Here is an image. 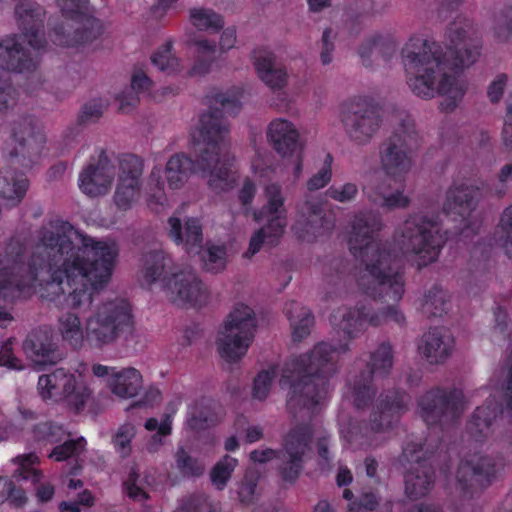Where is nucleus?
<instances>
[{
    "label": "nucleus",
    "instance_id": "38",
    "mask_svg": "<svg viewBox=\"0 0 512 512\" xmlns=\"http://www.w3.org/2000/svg\"><path fill=\"white\" fill-rule=\"evenodd\" d=\"M284 313L290 321L294 341H301L310 334L314 317L308 308L299 302L290 301L285 304Z\"/></svg>",
    "mask_w": 512,
    "mask_h": 512
},
{
    "label": "nucleus",
    "instance_id": "16",
    "mask_svg": "<svg viewBox=\"0 0 512 512\" xmlns=\"http://www.w3.org/2000/svg\"><path fill=\"white\" fill-rule=\"evenodd\" d=\"M418 406L421 418L428 425L450 424L464 411V395L457 388L436 387L420 397Z\"/></svg>",
    "mask_w": 512,
    "mask_h": 512
},
{
    "label": "nucleus",
    "instance_id": "55",
    "mask_svg": "<svg viewBox=\"0 0 512 512\" xmlns=\"http://www.w3.org/2000/svg\"><path fill=\"white\" fill-rule=\"evenodd\" d=\"M140 185L129 184L118 181L115 193L114 203L119 210L126 211L139 199L141 192Z\"/></svg>",
    "mask_w": 512,
    "mask_h": 512
},
{
    "label": "nucleus",
    "instance_id": "26",
    "mask_svg": "<svg viewBox=\"0 0 512 512\" xmlns=\"http://www.w3.org/2000/svg\"><path fill=\"white\" fill-rule=\"evenodd\" d=\"M267 138L272 148L282 157L292 156L300 149L299 133L294 124L286 119L271 121Z\"/></svg>",
    "mask_w": 512,
    "mask_h": 512
},
{
    "label": "nucleus",
    "instance_id": "6",
    "mask_svg": "<svg viewBox=\"0 0 512 512\" xmlns=\"http://www.w3.org/2000/svg\"><path fill=\"white\" fill-rule=\"evenodd\" d=\"M395 242L407 258L419 268L435 262L446 237L436 217L425 213H411L395 230Z\"/></svg>",
    "mask_w": 512,
    "mask_h": 512
},
{
    "label": "nucleus",
    "instance_id": "28",
    "mask_svg": "<svg viewBox=\"0 0 512 512\" xmlns=\"http://www.w3.org/2000/svg\"><path fill=\"white\" fill-rule=\"evenodd\" d=\"M480 190L471 185H454L446 192L443 211L465 218L474 211L480 200Z\"/></svg>",
    "mask_w": 512,
    "mask_h": 512
},
{
    "label": "nucleus",
    "instance_id": "33",
    "mask_svg": "<svg viewBox=\"0 0 512 512\" xmlns=\"http://www.w3.org/2000/svg\"><path fill=\"white\" fill-rule=\"evenodd\" d=\"M17 459L19 461V468L15 471V475L21 480L31 481L32 484L38 485L36 487V496L40 502L50 501L55 492L54 486L48 482H41L43 478L42 472L32 466L38 460L37 455L30 453L19 456Z\"/></svg>",
    "mask_w": 512,
    "mask_h": 512
},
{
    "label": "nucleus",
    "instance_id": "3",
    "mask_svg": "<svg viewBox=\"0 0 512 512\" xmlns=\"http://www.w3.org/2000/svg\"><path fill=\"white\" fill-rule=\"evenodd\" d=\"M381 216L374 212H359L351 222L349 249L361 261L357 274L359 289L373 299L399 301L404 294V279L396 256L386 244L375 240L382 228Z\"/></svg>",
    "mask_w": 512,
    "mask_h": 512
},
{
    "label": "nucleus",
    "instance_id": "41",
    "mask_svg": "<svg viewBox=\"0 0 512 512\" xmlns=\"http://www.w3.org/2000/svg\"><path fill=\"white\" fill-rule=\"evenodd\" d=\"M58 323L63 340L75 350L82 348L86 341V329H82L80 318L74 313L66 312L59 317Z\"/></svg>",
    "mask_w": 512,
    "mask_h": 512
},
{
    "label": "nucleus",
    "instance_id": "17",
    "mask_svg": "<svg viewBox=\"0 0 512 512\" xmlns=\"http://www.w3.org/2000/svg\"><path fill=\"white\" fill-rule=\"evenodd\" d=\"M500 464L491 455L474 454L463 460L456 473L457 486L468 497L488 487L495 479Z\"/></svg>",
    "mask_w": 512,
    "mask_h": 512
},
{
    "label": "nucleus",
    "instance_id": "56",
    "mask_svg": "<svg viewBox=\"0 0 512 512\" xmlns=\"http://www.w3.org/2000/svg\"><path fill=\"white\" fill-rule=\"evenodd\" d=\"M178 509L181 512H216L217 505L205 494L193 493L180 500Z\"/></svg>",
    "mask_w": 512,
    "mask_h": 512
},
{
    "label": "nucleus",
    "instance_id": "10",
    "mask_svg": "<svg viewBox=\"0 0 512 512\" xmlns=\"http://www.w3.org/2000/svg\"><path fill=\"white\" fill-rule=\"evenodd\" d=\"M380 301V299H378ZM387 306L375 310L370 304L357 303L354 307L340 309L332 316V323L339 333L347 340L359 337L367 326L378 327L394 323L400 327L405 326L406 317L399 309L397 301H383Z\"/></svg>",
    "mask_w": 512,
    "mask_h": 512
},
{
    "label": "nucleus",
    "instance_id": "30",
    "mask_svg": "<svg viewBox=\"0 0 512 512\" xmlns=\"http://www.w3.org/2000/svg\"><path fill=\"white\" fill-rule=\"evenodd\" d=\"M62 16L83 26L82 32H99L105 29L104 22L95 16L89 0H55Z\"/></svg>",
    "mask_w": 512,
    "mask_h": 512
},
{
    "label": "nucleus",
    "instance_id": "32",
    "mask_svg": "<svg viewBox=\"0 0 512 512\" xmlns=\"http://www.w3.org/2000/svg\"><path fill=\"white\" fill-rule=\"evenodd\" d=\"M501 410L495 399H487L478 406L467 422L468 434L476 441H482L492 434V427Z\"/></svg>",
    "mask_w": 512,
    "mask_h": 512
},
{
    "label": "nucleus",
    "instance_id": "1",
    "mask_svg": "<svg viewBox=\"0 0 512 512\" xmlns=\"http://www.w3.org/2000/svg\"><path fill=\"white\" fill-rule=\"evenodd\" d=\"M25 247L12 240L0 259V326L14 320L7 309L37 287L42 296L55 300L65 296L70 308H90L95 294L110 280L118 255L115 242L97 240L64 221H54L39 231L28 263Z\"/></svg>",
    "mask_w": 512,
    "mask_h": 512
},
{
    "label": "nucleus",
    "instance_id": "31",
    "mask_svg": "<svg viewBox=\"0 0 512 512\" xmlns=\"http://www.w3.org/2000/svg\"><path fill=\"white\" fill-rule=\"evenodd\" d=\"M365 193L372 204L386 211L407 209L412 202L404 188L391 191V185L386 181L370 186Z\"/></svg>",
    "mask_w": 512,
    "mask_h": 512
},
{
    "label": "nucleus",
    "instance_id": "48",
    "mask_svg": "<svg viewBox=\"0 0 512 512\" xmlns=\"http://www.w3.org/2000/svg\"><path fill=\"white\" fill-rule=\"evenodd\" d=\"M143 160L135 155L126 154L119 162L118 181L142 186Z\"/></svg>",
    "mask_w": 512,
    "mask_h": 512
},
{
    "label": "nucleus",
    "instance_id": "60",
    "mask_svg": "<svg viewBox=\"0 0 512 512\" xmlns=\"http://www.w3.org/2000/svg\"><path fill=\"white\" fill-rule=\"evenodd\" d=\"M135 436V427L132 424L126 423L119 427L113 437V445L116 451L122 456L126 457L131 451V440Z\"/></svg>",
    "mask_w": 512,
    "mask_h": 512
},
{
    "label": "nucleus",
    "instance_id": "52",
    "mask_svg": "<svg viewBox=\"0 0 512 512\" xmlns=\"http://www.w3.org/2000/svg\"><path fill=\"white\" fill-rule=\"evenodd\" d=\"M237 465L238 460L236 458L229 455L223 456L210 471V480L212 484L218 490H223Z\"/></svg>",
    "mask_w": 512,
    "mask_h": 512
},
{
    "label": "nucleus",
    "instance_id": "39",
    "mask_svg": "<svg viewBox=\"0 0 512 512\" xmlns=\"http://www.w3.org/2000/svg\"><path fill=\"white\" fill-rule=\"evenodd\" d=\"M192 172L199 173L196 159L192 160L183 153L171 156L166 164L165 173L169 187L178 189L184 185Z\"/></svg>",
    "mask_w": 512,
    "mask_h": 512
},
{
    "label": "nucleus",
    "instance_id": "44",
    "mask_svg": "<svg viewBox=\"0 0 512 512\" xmlns=\"http://www.w3.org/2000/svg\"><path fill=\"white\" fill-rule=\"evenodd\" d=\"M189 20L198 31L218 32L224 28L222 15L211 8L196 7L189 12Z\"/></svg>",
    "mask_w": 512,
    "mask_h": 512
},
{
    "label": "nucleus",
    "instance_id": "13",
    "mask_svg": "<svg viewBox=\"0 0 512 512\" xmlns=\"http://www.w3.org/2000/svg\"><path fill=\"white\" fill-rule=\"evenodd\" d=\"M339 121L347 138L356 145L364 146L378 133L382 116L370 100L353 98L341 104Z\"/></svg>",
    "mask_w": 512,
    "mask_h": 512
},
{
    "label": "nucleus",
    "instance_id": "49",
    "mask_svg": "<svg viewBox=\"0 0 512 512\" xmlns=\"http://www.w3.org/2000/svg\"><path fill=\"white\" fill-rule=\"evenodd\" d=\"M496 241L505 254L512 259V205L506 207L500 214L496 227Z\"/></svg>",
    "mask_w": 512,
    "mask_h": 512
},
{
    "label": "nucleus",
    "instance_id": "11",
    "mask_svg": "<svg viewBox=\"0 0 512 512\" xmlns=\"http://www.w3.org/2000/svg\"><path fill=\"white\" fill-rule=\"evenodd\" d=\"M265 204L258 214L257 221L267 220V223L251 237L246 256H253L263 245L275 246L282 237L287 226V210L283 187L276 182H270L264 187Z\"/></svg>",
    "mask_w": 512,
    "mask_h": 512
},
{
    "label": "nucleus",
    "instance_id": "42",
    "mask_svg": "<svg viewBox=\"0 0 512 512\" xmlns=\"http://www.w3.org/2000/svg\"><path fill=\"white\" fill-rule=\"evenodd\" d=\"M373 371L363 370L351 383V397L357 409L368 407L376 395L372 385Z\"/></svg>",
    "mask_w": 512,
    "mask_h": 512
},
{
    "label": "nucleus",
    "instance_id": "57",
    "mask_svg": "<svg viewBox=\"0 0 512 512\" xmlns=\"http://www.w3.org/2000/svg\"><path fill=\"white\" fill-rule=\"evenodd\" d=\"M226 248L211 245L202 254L204 268L213 273L222 271L226 266Z\"/></svg>",
    "mask_w": 512,
    "mask_h": 512
},
{
    "label": "nucleus",
    "instance_id": "14",
    "mask_svg": "<svg viewBox=\"0 0 512 512\" xmlns=\"http://www.w3.org/2000/svg\"><path fill=\"white\" fill-rule=\"evenodd\" d=\"M427 444L409 442L403 447L398 458L400 466L405 470V492L411 499L428 494L434 483V469L428 462L432 454Z\"/></svg>",
    "mask_w": 512,
    "mask_h": 512
},
{
    "label": "nucleus",
    "instance_id": "18",
    "mask_svg": "<svg viewBox=\"0 0 512 512\" xmlns=\"http://www.w3.org/2000/svg\"><path fill=\"white\" fill-rule=\"evenodd\" d=\"M11 144L9 154L22 157L23 166H31L40 157L46 137L33 117H23L14 121L11 126Z\"/></svg>",
    "mask_w": 512,
    "mask_h": 512
},
{
    "label": "nucleus",
    "instance_id": "40",
    "mask_svg": "<svg viewBox=\"0 0 512 512\" xmlns=\"http://www.w3.org/2000/svg\"><path fill=\"white\" fill-rule=\"evenodd\" d=\"M15 16L22 32H39L43 27L45 11L39 4L26 0L17 4Z\"/></svg>",
    "mask_w": 512,
    "mask_h": 512
},
{
    "label": "nucleus",
    "instance_id": "46",
    "mask_svg": "<svg viewBox=\"0 0 512 512\" xmlns=\"http://www.w3.org/2000/svg\"><path fill=\"white\" fill-rule=\"evenodd\" d=\"M190 47L198 53V59L189 71L190 76H203L210 71L215 52V44L206 39L194 40Z\"/></svg>",
    "mask_w": 512,
    "mask_h": 512
},
{
    "label": "nucleus",
    "instance_id": "8",
    "mask_svg": "<svg viewBox=\"0 0 512 512\" xmlns=\"http://www.w3.org/2000/svg\"><path fill=\"white\" fill-rule=\"evenodd\" d=\"M419 146L420 137L414 122L403 120L379 145L378 159L383 173L394 180L405 177L415 165Z\"/></svg>",
    "mask_w": 512,
    "mask_h": 512
},
{
    "label": "nucleus",
    "instance_id": "4",
    "mask_svg": "<svg viewBox=\"0 0 512 512\" xmlns=\"http://www.w3.org/2000/svg\"><path fill=\"white\" fill-rule=\"evenodd\" d=\"M209 109L199 120V135L193 141V153L199 173L216 194L232 190L237 182L228 159L229 124L224 115L235 116L241 110L236 96L216 93L208 98Z\"/></svg>",
    "mask_w": 512,
    "mask_h": 512
},
{
    "label": "nucleus",
    "instance_id": "9",
    "mask_svg": "<svg viewBox=\"0 0 512 512\" xmlns=\"http://www.w3.org/2000/svg\"><path fill=\"white\" fill-rule=\"evenodd\" d=\"M256 330L253 309L245 304L235 305L218 331L216 346L220 356L228 362L240 360L252 344Z\"/></svg>",
    "mask_w": 512,
    "mask_h": 512
},
{
    "label": "nucleus",
    "instance_id": "19",
    "mask_svg": "<svg viewBox=\"0 0 512 512\" xmlns=\"http://www.w3.org/2000/svg\"><path fill=\"white\" fill-rule=\"evenodd\" d=\"M167 298L177 306H202L207 303L209 295L206 287L190 268L171 272L163 288Z\"/></svg>",
    "mask_w": 512,
    "mask_h": 512
},
{
    "label": "nucleus",
    "instance_id": "64",
    "mask_svg": "<svg viewBox=\"0 0 512 512\" xmlns=\"http://www.w3.org/2000/svg\"><path fill=\"white\" fill-rule=\"evenodd\" d=\"M104 110L103 102L100 99H93L82 106L79 121L82 124L94 123L102 117Z\"/></svg>",
    "mask_w": 512,
    "mask_h": 512
},
{
    "label": "nucleus",
    "instance_id": "61",
    "mask_svg": "<svg viewBox=\"0 0 512 512\" xmlns=\"http://www.w3.org/2000/svg\"><path fill=\"white\" fill-rule=\"evenodd\" d=\"M358 186L355 183L347 182L343 185H332L326 190V196L340 203H349L356 199Z\"/></svg>",
    "mask_w": 512,
    "mask_h": 512
},
{
    "label": "nucleus",
    "instance_id": "51",
    "mask_svg": "<svg viewBox=\"0 0 512 512\" xmlns=\"http://www.w3.org/2000/svg\"><path fill=\"white\" fill-rule=\"evenodd\" d=\"M32 438L41 444H53L61 441L65 430L61 425L54 422L44 421L35 424L31 430Z\"/></svg>",
    "mask_w": 512,
    "mask_h": 512
},
{
    "label": "nucleus",
    "instance_id": "7",
    "mask_svg": "<svg viewBox=\"0 0 512 512\" xmlns=\"http://www.w3.org/2000/svg\"><path fill=\"white\" fill-rule=\"evenodd\" d=\"M134 330V319L129 303L122 299L98 304L86 319V342L93 348H103L120 338H127Z\"/></svg>",
    "mask_w": 512,
    "mask_h": 512
},
{
    "label": "nucleus",
    "instance_id": "35",
    "mask_svg": "<svg viewBox=\"0 0 512 512\" xmlns=\"http://www.w3.org/2000/svg\"><path fill=\"white\" fill-rule=\"evenodd\" d=\"M72 376L73 374L67 373L63 368L41 375L37 385L39 395L43 400L62 401L66 388L71 385Z\"/></svg>",
    "mask_w": 512,
    "mask_h": 512
},
{
    "label": "nucleus",
    "instance_id": "43",
    "mask_svg": "<svg viewBox=\"0 0 512 512\" xmlns=\"http://www.w3.org/2000/svg\"><path fill=\"white\" fill-rule=\"evenodd\" d=\"M216 422L214 404L211 400L201 399L190 407L187 416V425L192 430H204Z\"/></svg>",
    "mask_w": 512,
    "mask_h": 512
},
{
    "label": "nucleus",
    "instance_id": "47",
    "mask_svg": "<svg viewBox=\"0 0 512 512\" xmlns=\"http://www.w3.org/2000/svg\"><path fill=\"white\" fill-rule=\"evenodd\" d=\"M448 309V294L434 285L424 295L421 311L426 317H441Z\"/></svg>",
    "mask_w": 512,
    "mask_h": 512
},
{
    "label": "nucleus",
    "instance_id": "23",
    "mask_svg": "<svg viewBox=\"0 0 512 512\" xmlns=\"http://www.w3.org/2000/svg\"><path fill=\"white\" fill-rule=\"evenodd\" d=\"M115 167L104 151L96 164H89L79 175V188L91 197L105 195L114 180Z\"/></svg>",
    "mask_w": 512,
    "mask_h": 512
},
{
    "label": "nucleus",
    "instance_id": "45",
    "mask_svg": "<svg viewBox=\"0 0 512 512\" xmlns=\"http://www.w3.org/2000/svg\"><path fill=\"white\" fill-rule=\"evenodd\" d=\"M493 387L500 386L503 391L504 409L512 418V352L505 364L493 373L490 378Z\"/></svg>",
    "mask_w": 512,
    "mask_h": 512
},
{
    "label": "nucleus",
    "instance_id": "62",
    "mask_svg": "<svg viewBox=\"0 0 512 512\" xmlns=\"http://www.w3.org/2000/svg\"><path fill=\"white\" fill-rule=\"evenodd\" d=\"M276 376V369L270 368L261 371L254 380L253 396L256 399L263 400L268 396L273 379Z\"/></svg>",
    "mask_w": 512,
    "mask_h": 512
},
{
    "label": "nucleus",
    "instance_id": "58",
    "mask_svg": "<svg viewBox=\"0 0 512 512\" xmlns=\"http://www.w3.org/2000/svg\"><path fill=\"white\" fill-rule=\"evenodd\" d=\"M171 50L172 42L167 41L151 56L152 64L160 71L171 73L177 70L178 60L171 54Z\"/></svg>",
    "mask_w": 512,
    "mask_h": 512
},
{
    "label": "nucleus",
    "instance_id": "37",
    "mask_svg": "<svg viewBox=\"0 0 512 512\" xmlns=\"http://www.w3.org/2000/svg\"><path fill=\"white\" fill-rule=\"evenodd\" d=\"M108 385L113 394L121 398H132L142 389V376L132 367L113 370Z\"/></svg>",
    "mask_w": 512,
    "mask_h": 512
},
{
    "label": "nucleus",
    "instance_id": "50",
    "mask_svg": "<svg viewBox=\"0 0 512 512\" xmlns=\"http://www.w3.org/2000/svg\"><path fill=\"white\" fill-rule=\"evenodd\" d=\"M174 458L176 468L183 477L191 478L203 475L205 471L204 464L197 458L192 457L184 447L177 448Z\"/></svg>",
    "mask_w": 512,
    "mask_h": 512
},
{
    "label": "nucleus",
    "instance_id": "54",
    "mask_svg": "<svg viewBox=\"0 0 512 512\" xmlns=\"http://www.w3.org/2000/svg\"><path fill=\"white\" fill-rule=\"evenodd\" d=\"M69 386V388H66L62 400L65 401L69 407L78 412L83 409L90 398L91 390L84 383H78L74 375L72 376L71 385Z\"/></svg>",
    "mask_w": 512,
    "mask_h": 512
},
{
    "label": "nucleus",
    "instance_id": "12",
    "mask_svg": "<svg viewBox=\"0 0 512 512\" xmlns=\"http://www.w3.org/2000/svg\"><path fill=\"white\" fill-rule=\"evenodd\" d=\"M46 45V34L5 35L0 38V68L19 74L36 72L39 51Z\"/></svg>",
    "mask_w": 512,
    "mask_h": 512
},
{
    "label": "nucleus",
    "instance_id": "24",
    "mask_svg": "<svg viewBox=\"0 0 512 512\" xmlns=\"http://www.w3.org/2000/svg\"><path fill=\"white\" fill-rule=\"evenodd\" d=\"M454 339L442 329L434 328L424 333L418 342V351L430 364L444 363L452 354Z\"/></svg>",
    "mask_w": 512,
    "mask_h": 512
},
{
    "label": "nucleus",
    "instance_id": "53",
    "mask_svg": "<svg viewBox=\"0 0 512 512\" xmlns=\"http://www.w3.org/2000/svg\"><path fill=\"white\" fill-rule=\"evenodd\" d=\"M393 367V350L389 343H382L371 354V366H367L365 370L373 371L381 376L390 373Z\"/></svg>",
    "mask_w": 512,
    "mask_h": 512
},
{
    "label": "nucleus",
    "instance_id": "5",
    "mask_svg": "<svg viewBox=\"0 0 512 512\" xmlns=\"http://www.w3.org/2000/svg\"><path fill=\"white\" fill-rule=\"evenodd\" d=\"M348 350V343L334 346L320 342L310 352L286 364L279 384L283 389L289 387L287 408L293 417L298 414L302 418L312 417L327 394L328 378L337 370V355Z\"/></svg>",
    "mask_w": 512,
    "mask_h": 512
},
{
    "label": "nucleus",
    "instance_id": "21",
    "mask_svg": "<svg viewBox=\"0 0 512 512\" xmlns=\"http://www.w3.org/2000/svg\"><path fill=\"white\" fill-rule=\"evenodd\" d=\"M333 226V221L326 217L318 200L307 199L297 206L293 230L300 239L312 241L318 235L330 231Z\"/></svg>",
    "mask_w": 512,
    "mask_h": 512
},
{
    "label": "nucleus",
    "instance_id": "29",
    "mask_svg": "<svg viewBox=\"0 0 512 512\" xmlns=\"http://www.w3.org/2000/svg\"><path fill=\"white\" fill-rule=\"evenodd\" d=\"M170 238L177 244H182L188 253L198 254L202 249V226L198 219L189 218L184 225L177 217L168 219Z\"/></svg>",
    "mask_w": 512,
    "mask_h": 512
},
{
    "label": "nucleus",
    "instance_id": "34",
    "mask_svg": "<svg viewBox=\"0 0 512 512\" xmlns=\"http://www.w3.org/2000/svg\"><path fill=\"white\" fill-rule=\"evenodd\" d=\"M28 186V179L22 172L11 167L0 170V196L11 205H17L22 201Z\"/></svg>",
    "mask_w": 512,
    "mask_h": 512
},
{
    "label": "nucleus",
    "instance_id": "2",
    "mask_svg": "<svg viewBox=\"0 0 512 512\" xmlns=\"http://www.w3.org/2000/svg\"><path fill=\"white\" fill-rule=\"evenodd\" d=\"M480 53L481 43L468 34H452L444 44L429 34H413L401 49L407 85L422 99L446 95L454 108L466 91L456 73L474 64Z\"/></svg>",
    "mask_w": 512,
    "mask_h": 512
},
{
    "label": "nucleus",
    "instance_id": "63",
    "mask_svg": "<svg viewBox=\"0 0 512 512\" xmlns=\"http://www.w3.org/2000/svg\"><path fill=\"white\" fill-rule=\"evenodd\" d=\"M84 447V439L67 440L63 444L56 446L49 457L56 461H64L67 458L77 455Z\"/></svg>",
    "mask_w": 512,
    "mask_h": 512
},
{
    "label": "nucleus",
    "instance_id": "36",
    "mask_svg": "<svg viewBox=\"0 0 512 512\" xmlns=\"http://www.w3.org/2000/svg\"><path fill=\"white\" fill-rule=\"evenodd\" d=\"M397 45L391 34H377L362 44L358 50L362 64L371 68L377 55H381L386 61L396 52Z\"/></svg>",
    "mask_w": 512,
    "mask_h": 512
},
{
    "label": "nucleus",
    "instance_id": "25",
    "mask_svg": "<svg viewBox=\"0 0 512 512\" xmlns=\"http://www.w3.org/2000/svg\"><path fill=\"white\" fill-rule=\"evenodd\" d=\"M254 65L260 80L273 90L284 88L288 81L286 68L277 60L274 53L268 49L254 51Z\"/></svg>",
    "mask_w": 512,
    "mask_h": 512
},
{
    "label": "nucleus",
    "instance_id": "22",
    "mask_svg": "<svg viewBox=\"0 0 512 512\" xmlns=\"http://www.w3.org/2000/svg\"><path fill=\"white\" fill-rule=\"evenodd\" d=\"M22 349L28 359L35 365H55L63 358L54 335L47 327H38L28 333Z\"/></svg>",
    "mask_w": 512,
    "mask_h": 512
},
{
    "label": "nucleus",
    "instance_id": "15",
    "mask_svg": "<svg viewBox=\"0 0 512 512\" xmlns=\"http://www.w3.org/2000/svg\"><path fill=\"white\" fill-rule=\"evenodd\" d=\"M314 431L309 423L295 425L283 440V447L278 450L276 470L281 479L294 483L304 466V458L310 450Z\"/></svg>",
    "mask_w": 512,
    "mask_h": 512
},
{
    "label": "nucleus",
    "instance_id": "20",
    "mask_svg": "<svg viewBox=\"0 0 512 512\" xmlns=\"http://www.w3.org/2000/svg\"><path fill=\"white\" fill-rule=\"evenodd\" d=\"M410 396L400 390H388L380 394L370 414L369 426L374 432L391 429L400 416L408 411Z\"/></svg>",
    "mask_w": 512,
    "mask_h": 512
},
{
    "label": "nucleus",
    "instance_id": "27",
    "mask_svg": "<svg viewBox=\"0 0 512 512\" xmlns=\"http://www.w3.org/2000/svg\"><path fill=\"white\" fill-rule=\"evenodd\" d=\"M176 269L170 255L161 250L150 251L142 259L141 285L150 287L160 282L164 288L166 278H170L171 272H175Z\"/></svg>",
    "mask_w": 512,
    "mask_h": 512
},
{
    "label": "nucleus",
    "instance_id": "59",
    "mask_svg": "<svg viewBox=\"0 0 512 512\" xmlns=\"http://www.w3.org/2000/svg\"><path fill=\"white\" fill-rule=\"evenodd\" d=\"M50 41L56 46L67 48H79L92 44L97 39V34H48Z\"/></svg>",
    "mask_w": 512,
    "mask_h": 512
}]
</instances>
